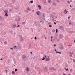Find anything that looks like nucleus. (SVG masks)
<instances>
[{
  "label": "nucleus",
  "mask_w": 75,
  "mask_h": 75,
  "mask_svg": "<svg viewBox=\"0 0 75 75\" xmlns=\"http://www.w3.org/2000/svg\"><path fill=\"white\" fill-rule=\"evenodd\" d=\"M45 61H50V56H48L47 58H45Z\"/></svg>",
  "instance_id": "nucleus-1"
},
{
  "label": "nucleus",
  "mask_w": 75,
  "mask_h": 75,
  "mask_svg": "<svg viewBox=\"0 0 75 75\" xmlns=\"http://www.w3.org/2000/svg\"><path fill=\"white\" fill-rule=\"evenodd\" d=\"M67 12H68V11H67V10L65 9L64 10V14H66L67 13Z\"/></svg>",
  "instance_id": "nucleus-2"
},
{
  "label": "nucleus",
  "mask_w": 75,
  "mask_h": 75,
  "mask_svg": "<svg viewBox=\"0 0 75 75\" xmlns=\"http://www.w3.org/2000/svg\"><path fill=\"white\" fill-rule=\"evenodd\" d=\"M36 14L37 15L39 16V15L41 14V12H39V11H38L36 12Z\"/></svg>",
  "instance_id": "nucleus-3"
},
{
  "label": "nucleus",
  "mask_w": 75,
  "mask_h": 75,
  "mask_svg": "<svg viewBox=\"0 0 75 75\" xmlns=\"http://www.w3.org/2000/svg\"><path fill=\"white\" fill-rule=\"evenodd\" d=\"M26 58V56L24 55H23L22 56V58L23 59H24V58Z\"/></svg>",
  "instance_id": "nucleus-4"
},
{
  "label": "nucleus",
  "mask_w": 75,
  "mask_h": 75,
  "mask_svg": "<svg viewBox=\"0 0 75 75\" xmlns=\"http://www.w3.org/2000/svg\"><path fill=\"white\" fill-rule=\"evenodd\" d=\"M26 71H30V69H29V68L28 67H27L26 68Z\"/></svg>",
  "instance_id": "nucleus-5"
},
{
  "label": "nucleus",
  "mask_w": 75,
  "mask_h": 75,
  "mask_svg": "<svg viewBox=\"0 0 75 75\" xmlns=\"http://www.w3.org/2000/svg\"><path fill=\"white\" fill-rule=\"evenodd\" d=\"M13 28H15L16 27V24H14L13 25Z\"/></svg>",
  "instance_id": "nucleus-6"
},
{
  "label": "nucleus",
  "mask_w": 75,
  "mask_h": 75,
  "mask_svg": "<svg viewBox=\"0 0 75 75\" xmlns=\"http://www.w3.org/2000/svg\"><path fill=\"white\" fill-rule=\"evenodd\" d=\"M4 12H5V13H8V10L5 11Z\"/></svg>",
  "instance_id": "nucleus-7"
},
{
  "label": "nucleus",
  "mask_w": 75,
  "mask_h": 75,
  "mask_svg": "<svg viewBox=\"0 0 75 75\" xmlns=\"http://www.w3.org/2000/svg\"><path fill=\"white\" fill-rule=\"evenodd\" d=\"M54 68H49V70H52Z\"/></svg>",
  "instance_id": "nucleus-8"
},
{
  "label": "nucleus",
  "mask_w": 75,
  "mask_h": 75,
  "mask_svg": "<svg viewBox=\"0 0 75 75\" xmlns=\"http://www.w3.org/2000/svg\"><path fill=\"white\" fill-rule=\"evenodd\" d=\"M27 10L28 11H30V8L29 7L27 8Z\"/></svg>",
  "instance_id": "nucleus-9"
},
{
  "label": "nucleus",
  "mask_w": 75,
  "mask_h": 75,
  "mask_svg": "<svg viewBox=\"0 0 75 75\" xmlns=\"http://www.w3.org/2000/svg\"><path fill=\"white\" fill-rule=\"evenodd\" d=\"M4 16H6V17H8V14H7V13H6L4 15Z\"/></svg>",
  "instance_id": "nucleus-10"
},
{
  "label": "nucleus",
  "mask_w": 75,
  "mask_h": 75,
  "mask_svg": "<svg viewBox=\"0 0 75 75\" xmlns=\"http://www.w3.org/2000/svg\"><path fill=\"white\" fill-rule=\"evenodd\" d=\"M4 44H7V42L6 41L4 42Z\"/></svg>",
  "instance_id": "nucleus-11"
},
{
  "label": "nucleus",
  "mask_w": 75,
  "mask_h": 75,
  "mask_svg": "<svg viewBox=\"0 0 75 75\" xmlns=\"http://www.w3.org/2000/svg\"><path fill=\"white\" fill-rule=\"evenodd\" d=\"M38 7H39V9H41V7L40 6L38 5Z\"/></svg>",
  "instance_id": "nucleus-12"
},
{
  "label": "nucleus",
  "mask_w": 75,
  "mask_h": 75,
  "mask_svg": "<svg viewBox=\"0 0 75 75\" xmlns=\"http://www.w3.org/2000/svg\"><path fill=\"white\" fill-rule=\"evenodd\" d=\"M51 1V0H49L48 1V3H50Z\"/></svg>",
  "instance_id": "nucleus-13"
},
{
  "label": "nucleus",
  "mask_w": 75,
  "mask_h": 75,
  "mask_svg": "<svg viewBox=\"0 0 75 75\" xmlns=\"http://www.w3.org/2000/svg\"><path fill=\"white\" fill-rule=\"evenodd\" d=\"M21 41H23V38H21Z\"/></svg>",
  "instance_id": "nucleus-14"
},
{
  "label": "nucleus",
  "mask_w": 75,
  "mask_h": 75,
  "mask_svg": "<svg viewBox=\"0 0 75 75\" xmlns=\"http://www.w3.org/2000/svg\"><path fill=\"white\" fill-rule=\"evenodd\" d=\"M63 48H64V47L63 46H62L60 48V49H63Z\"/></svg>",
  "instance_id": "nucleus-15"
},
{
  "label": "nucleus",
  "mask_w": 75,
  "mask_h": 75,
  "mask_svg": "<svg viewBox=\"0 0 75 75\" xmlns=\"http://www.w3.org/2000/svg\"><path fill=\"white\" fill-rule=\"evenodd\" d=\"M56 33H58V29H56Z\"/></svg>",
  "instance_id": "nucleus-16"
},
{
  "label": "nucleus",
  "mask_w": 75,
  "mask_h": 75,
  "mask_svg": "<svg viewBox=\"0 0 75 75\" xmlns=\"http://www.w3.org/2000/svg\"><path fill=\"white\" fill-rule=\"evenodd\" d=\"M17 47V46H15L14 47V48L15 49H16H16H17V47Z\"/></svg>",
  "instance_id": "nucleus-17"
},
{
  "label": "nucleus",
  "mask_w": 75,
  "mask_h": 75,
  "mask_svg": "<svg viewBox=\"0 0 75 75\" xmlns=\"http://www.w3.org/2000/svg\"><path fill=\"white\" fill-rule=\"evenodd\" d=\"M30 2L31 3H33V1H30Z\"/></svg>",
  "instance_id": "nucleus-18"
},
{
  "label": "nucleus",
  "mask_w": 75,
  "mask_h": 75,
  "mask_svg": "<svg viewBox=\"0 0 75 75\" xmlns=\"http://www.w3.org/2000/svg\"><path fill=\"white\" fill-rule=\"evenodd\" d=\"M64 69H65L66 70V71H68V69H66V68H65Z\"/></svg>",
  "instance_id": "nucleus-19"
},
{
  "label": "nucleus",
  "mask_w": 75,
  "mask_h": 75,
  "mask_svg": "<svg viewBox=\"0 0 75 75\" xmlns=\"http://www.w3.org/2000/svg\"><path fill=\"white\" fill-rule=\"evenodd\" d=\"M70 72H72V69H70Z\"/></svg>",
  "instance_id": "nucleus-20"
},
{
  "label": "nucleus",
  "mask_w": 75,
  "mask_h": 75,
  "mask_svg": "<svg viewBox=\"0 0 75 75\" xmlns=\"http://www.w3.org/2000/svg\"><path fill=\"white\" fill-rule=\"evenodd\" d=\"M68 47H72V45H68Z\"/></svg>",
  "instance_id": "nucleus-21"
},
{
  "label": "nucleus",
  "mask_w": 75,
  "mask_h": 75,
  "mask_svg": "<svg viewBox=\"0 0 75 75\" xmlns=\"http://www.w3.org/2000/svg\"><path fill=\"white\" fill-rule=\"evenodd\" d=\"M44 59H45V57H43L42 59V60H44Z\"/></svg>",
  "instance_id": "nucleus-22"
},
{
  "label": "nucleus",
  "mask_w": 75,
  "mask_h": 75,
  "mask_svg": "<svg viewBox=\"0 0 75 75\" xmlns=\"http://www.w3.org/2000/svg\"><path fill=\"white\" fill-rule=\"evenodd\" d=\"M70 54V55H70V57H72V53H71Z\"/></svg>",
  "instance_id": "nucleus-23"
},
{
  "label": "nucleus",
  "mask_w": 75,
  "mask_h": 75,
  "mask_svg": "<svg viewBox=\"0 0 75 75\" xmlns=\"http://www.w3.org/2000/svg\"><path fill=\"white\" fill-rule=\"evenodd\" d=\"M17 71V69H15V72H16Z\"/></svg>",
  "instance_id": "nucleus-24"
},
{
  "label": "nucleus",
  "mask_w": 75,
  "mask_h": 75,
  "mask_svg": "<svg viewBox=\"0 0 75 75\" xmlns=\"http://www.w3.org/2000/svg\"><path fill=\"white\" fill-rule=\"evenodd\" d=\"M22 24H25V23L23 22V23H22Z\"/></svg>",
  "instance_id": "nucleus-25"
},
{
  "label": "nucleus",
  "mask_w": 75,
  "mask_h": 75,
  "mask_svg": "<svg viewBox=\"0 0 75 75\" xmlns=\"http://www.w3.org/2000/svg\"><path fill=\"white\" fill-rule=\"evenodd\" d=\"M5 71H6V74H7V70H5Z\"/></svg>",
  "instance_id": "nucleus-26"
},
{
  "label": "nucleus",
  "mask_w": 75,
  "mask_h": 75,
  "mask_svg": "<svg viewBox=\"0 0 75 75\" xmlns=\"http://www.w3.org/2000/svg\"><path fill=\"white\" fill-rule=\"evenodd\" d=\"M14 74V71H12V74Z\"/></svg>",
  "instance_id": "nucleus-27"
},
{
  "label": "nucleus",
  "mask_w": 75,
  "mask_h": 75,
  "mask_svg": "<svg viewBox=\"0 0 75 75\" xmlns=\"http://www.w3.org/2000/svg\"><path fill=\"white\" fill-rule=\"evenodd\" d=\"M67 2L68 3H69V4H70V2H69V1H67Z\"/></svg>",
  "instance_id": "nucleus-28"
},
{
  "label": "nucleus",
  "mask_w": 75,
  "mask_h": 75,
  "mask_svg": "<svg viewBox=\"0 0 75 75\" xmlns=\"http://www.w3.org/2000/svg\"><path fill=\"white\" fill-rule=\"evenodd\" d=\"M35 40H37V37H35Z\"/></svg>",
  "instance_id": "nucleus-29"
},
{
  "label": "nucleus",
  "mask_w": 75,
  "mask_h": 75,
  "mask_svg": "<svg viewBox=\"0 0 75 75\" xmlns=\"http://www.w3.org/2000/svg\"><path fill=\"white\" fill-rule=\"evenodd\" d=\"M49 27H52V25H49Z\"/></svg>",
  "instance_id": "nucleus-30"
},
{
  "label": "nucleus",
  "mask_w": 75,
  "mask_h": 75,
  "mask_svg": "<svg viewBox=\"0 0 75 75\" xmlns=\"http://www.w3.org/2000/svg\"><path fill=\"white\" fill-rule=\"evenodd\" d=\"M56 45L55 44H54V47H56Z\"/></svg>",
  "instance_id": "nucleus-31"
},
{
  "label": "nucleus",
  "mask_w": 75,
  "mask_h": 75,
  "mask_svg": "<svg viewBox=\"0 0 75 75\" xmlns=\"http://www.w3.org/2000/svg\"><path fill=\"white\" fill-rule=\"evenodd\" d=\"M52 31L53 32H55V30H52Z\"/></svg>",
  "instance_id": "nucleus-32"
},
{
  "label": "nucleus",
  "mask_w": 75,
  "mask_h": 75,
  "mask_svg": "<svg viewBox=\"0 0 75 75\" xmlns=\"http://www.w3.org/2000/svg\"><path fill=\"white\" fill-rule=\"evenodd\" d=\"M71 17V16H70V17H68V19H69V18H70Z\"/></svg>",
  "instance_id": "nucleus-33"
},
{
  "label": "nucleus",
  "mask_w": 75,
  "mask_h": 75,
  "mask_svg": "<svg viewBox=\"0 0 75 75\" xmlns=\"http://www.w3.org/2000/svg\"><path fill=\"white\" fill-rule=\"evenodd\" d=\"M53 37L52 36H51V39H52V38Z\"/></svg>",
  "instance_id": "nucleus-34"
},
{
  "label": "nucleus",
  "mask_w": 75,
  "mask_h": 75,
  "mask_svg": "<svg viewBox=\"0 0 75 75\" xmlns=\"http://www.w3.org/2000/svg\"><path fill=\"white\" fill-rule=\"evenodd\" d=\"M58 53H59V54H61V52H58Z\"/></svg>",
  "instance_id": "nucleus-35"
},
{
  "label": "nucleus",
  "mask_w": 75,
  "mask_h": 75,
  "mask_svg": "<svg viewBox=\"0 0 75 75\" xmlns=\"http://www.w3.org/2000/svg\"><path fill=\"white\" fill-rule=\"evenodd\" d=\"M20 27V25H18V26H17V27Z\"/></svg>",
  "instance_id": "nucleus-36"
},
{
  "label": "nucleus",
  "mask_w": 75,
  "mask_h": 75,
  "mask_svg": "<svg viewBox=\"0 0 75 75\" xmlns=\"http://www.w3.org/2000/svg\"><path fill=\"white\" fill-rule=\"evenodd\" d=\"M44 57H45V58H47L46 55H45Z\"/></svg>",
  "instance_id": "nucleus-37"
},
{
  "label": "nucleus",
  "mask_w": 75,
  "mask_h": 75,
  "mask_svg": "<svg viewBox=\"0 0 75 75\" xmlns=\"http://www.w3.org/2000/svg\"><path fill=\"white\" fill-rule=\"evenodd\" d=\"M18 21H20V18H19V19H18Z\"/></svg>",
  "instance_id": "nucleus-38"
},
{
  "label": "nucleus",
  "mask_w": 75,
  "mask_h": 75,
  "mask_svg": "<svg viewBox=\"0 0 75 75\" xmlns=\"http://www.w3.org/2000/svg\"><path fill=\"white\" fill-rule=\"evenodd\" d=\"M54 24H56V23H55V22H54Z\"/></svg>",
  "instance_id": "nucleus-39"
},
{
  "label": "nucleus",
  "mask_w": 75,
  "mask_h": 75,
  "mask_svg": "<svg viewBox=\"0 0 75 75\" xmlns=\"http://www.w3.org/2000/svg\"><path fill=\"white\" fill-rule=\"evenodd\" d=\"M54 51H57V50H56V49H55Z\"/></svg>",
  "instance_id": "nucleus-40"
},
{
  "label": "nucleus",
  "mask_w": 75,
  "mask_h": 75,
  "mask_svg": "<svg viewBox=\"0 0 75 75\" xmlns=\"http://www.w3.org/2000/svg\"><path fill=\"white\" fill-rule=\"evenodd\" d=\"M53 70H54V71H55V70H56V69H53Z\"/></svg>",
  "instance_id": "nucleus-41"
},
{
  "label": "nucleus",
  "mask_w": 75,
  "mask_h": 75,
  "mask_svg": "<svg viewBox=\"0 0 75 75\" xmlns=\"http://www.w3.org/2000/svg\"><path fill=\"white\" fill-rule=\"evenodd\" d=\"M56 53H58V52H57V51H56Z\"/></svg>",
  "instance_id": "nucleus-42"
},
{
  "label": "nucleus",
  "mask_w": 75,
  "mask_h": 75,
  "mask_svg": "<svg viewBox=\"0 0 75 75\" xmlns=\"http://www.w3.org/2000/svg\"><path fill=\"white\" fill-rule=\"evenodd\" d=\"M30 53L31 54H32V52H30Z\"/></svg>",
  "instance_id": "nucleus-43"
},
{
  "label": "nucleus",
  "mask_w": 75,
  "mask_h": 75,
  "mask_svg": "<svg viewBox=\"0 0 75 75\" xmlns=\"http://www.w3.org/2000/svg\"><path fill=\"white\" fill-rule=\"evenodd\" d=\"M73 62H75V60H73Z\"/></svg>",
  "instance_id": "nucleus-44"
},
{
  "label": "nucleus",
  "mask_w": 75,
  "mask_h": 75,
  "mask_svg": "<svg viewBox=\"0 0 75 75\" xmlns=\"http://www.w3.org/2000/svg\"><path fill=\"white\" fill-rule=\"evenodd\" d=\"M11 50H13V48H11Z\"/></svg>",
  "instance_id": "nucleus-45"
},
{
  "label": "nucleus",
  "mask_w": 75,
  "mask_h": 75,
  "mask_svg": "<svg viewBox=\"0 0 75 75\" xmlns=\"http://www.w3.org/2000/svg\"><path fill=\"white\" fill-rule=\"evenodd\" d=\"M45 39H47V38L45 37Z\"/></svg>",
  "instance_id": "nucleus-46"
},
{
  "label": "nucleus",
  "mask_w": 75,
  "mask_h": 75,
  "mask_svg": "<svg viewBox=\"0 0 75 75\" xmlns=\"http://www.w3.org/2000/svg\"><path fill=\"white\" fill-rule=\"evenodd\" d=\"M74 42L75 43V40L74 41Z\"/></svg>",
  "instance_id": "nucleus-47"
},
{
  "label": "nucleus",
  "mask_w": 75,
  "mask_h": 75,
  "mask_svg": "<svg viewBox=\"0 0 75 75\" xmlns=\"http://www.w3.org/2000/svg\"><path fill=\"white\" fill-rule=\"evenodd\" d=\"M2 59H1V60H2Z\"/></svg>",
  "instance_id": "nucleus-48"
},
{
  "label": "nucleus",
  "mask_w": 75,
  "mask_h": 75,
  "mask_svg": "<svg viewBox=\"0 0 75 75\" xmlns=\"http://www.w3.org/2000/svg\"><path fill=\"white\" fill-rule=\"evenodd\" d=\"M70 1L71 2H72V1H71H71Z\"/></svg>",
  "instance_id": "nucleus-49"
},
{
  "label": "nucleus",
  "mask_w": 75,
  "mask_h": 75,
  "mask_svg": "<svg viewBox=\"0 0 75 75\" xmlns=\"http://www.w3.org/2000/svg\"><path fill=\"white\" fill-rule=\"evenodd\" d=\"M70 7H72V6H71V5H70Z\"/></svg>",
  "instance_id": "nucleus-50"
},
{
  "label": "nucleus",
  "mask_w": 75,
  "mask_h": 75,
  "mask_svg": "<svg viewBox=\"0 0 75 75\" xmlns=\"http://www.w3.org/2000/svg\"><path fill=\"white\" fill-rule=\"evenodd\" d=\"M51 41H52V39H51Z\"/></svg>",
  "instance_id": "nucleus-51"
},
{
  "label": "nucleus",
  "mask_w": 75,
  "mask_h": 75,
  "mask_svg": "<svg viewBox=\"0 0 75 75\" xmlns=\"http://www.w3.org/2000/svg\"><path fill=\"white\" fill-rule=\"evenodd\" d=\"M69 24H71V23H69Z\"/></svg>",
  "instance_id": "nucleus-52"
},
{
  "label": "nucleus",
  "mask_w": 75,
  "mask_h": 75,
  "mask_svg": "<svg viewBox=\"0 0 75 75\" xmlns=\"http://www.w3.org/2000/svg\"><path fill=\"white\" fill-rule=\"evenodd\" d=\"M67 62H68V63L69 62V61H68Z\"/></svg>",
  "instance_id": "nucleus-53"
},
{
  "label": "nucleus",
  "mask_w": 75,
  "mask_h": 75,
  "mask_svg": "<svg viewBox=\"0 0 75 75\" xmlns=\"http://www.w3.org/2000/svg\"><path fill=\"white\" fill-rule=\"evenodd\" d=\"M58 1V2H59V1Z\"/></svg>",
  "instance_id": "nucleus-54"
},
{
  "label": "nucleus",
  "mask_w": 75,
  "mask_h": 75,
  "mask_svg": "<svg viewBox=\"0 0 75 75\" xmlns=\"http://www.w3.org/2000/svg\"><path fill=\"white\" fill-rule=\"evenodd\" d=\"M68 75H70V74H68Z\"/></svg>",
  "instance_id": "nucleus-55"
},
{
  "label": "nucleus",
  "mask_w": 75,
  "mask_h": 75,
  "mask_svg": "<svg viewBox=\"0 0 75 75\" xmlns=\"http://www.w3.org/2000/svg\"><path fill=\"white\" fill-rule=\"evenodd\" d=\"M0 75H1L0 74Z\"/></svg>",
  "instance_id": "nucleus-56"
}]
</instances>
